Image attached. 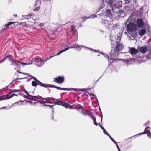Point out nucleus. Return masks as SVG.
<instances>
[{
  "label": "nucleus",
  "mask_w": 151,
  "mask_h": 151,
  "mask_svg": "<svg viewBox=\"0 0 151 151\" xmlns=\"http://www.w3.org/2000/svg\"><path fill=\"white\" fill-rule=\"evenodd\" d=\"M103 132H104V134L107 135L109 137L110 136V135L105 130H104V131H103Z\"/></svg>",
  "instance_id": "f704fd0d"
},
{
  "label": "nucleus",
  "mask_w": 151,
  "mask_h": 151,
  "mask_svg": "<svg viewBox=\"0 0 151 151\" xmlns=\"http://www.w3.org/2000/svg\"><path fill=\"white\" fill-rule=\"evenodd\" d=\"M90 95L92 98H93L94 97H96V96H95V95H94L93 94L91 93Z\"/></svg>",
  "instance_id": "ea45409f"
},
{
  "label": "nucleus",
  "mask_w": 151,
  "mask_h": 151,
  "mask_svg": "<svg viewBox=\"0 0 151 151\" xmlns=\"http://www.w3.org/2000/svg\"><path fill=\"white\" fill-rule=\"evenodd\" d=\"M52 86L50 87H53V88H56V89H57L58 90H61V88H60V87H57L55 86H54V85H52Z\"/></svg>",
  "instance_id": "7c9ffc66"
},
{
  "label": "nucleus",
  "mask_w": 151,
  "mask_h": 151,
  "mask_svg": "<svg viewBox=\"0 0 151 151\" xmlns=\"http://www.w3.org/2000/svg\"><path fill=\"white\" fill-rule=\"evenodd\" d=\"M149 56L151 58V52H150L149 54Z\"/></svg>",
  "instance_id": "680f3d73"
},
{
  "label": "nucleus",
  "mask_w": 151,
  "mask_h": 151,
  "mask_svg": "<svg viewBox=\"0 0 151 151\" xmlns=\"http://www.w3.org/2000/svg\"><path fill=\"white\" fill-rule=\"evenodd\" d=\"M27 96L24 95V97L25 98L31 99L32 100L37 101V99H40L41 97L40 96H33L29 95V94L27 95Z\"/></svg>",
  "instance_id": "423d86ee"
},
{
  "label": "nucleus",
  "mask_w": 151,
  "mask_h": 151,
  "mask_svg": "<svg viewBox=\"0 0 151 151\" xmlns=\"http://www.w3.org/2000/svg\"><path fill=\"white\" fill-rule=\"evenodd\" d=\"M118 151H121L120 150L119 148L118 149Z\"/></svg>",
  "instance_id": "774afa93"
},
{
  "label": "nucleus",
  "mask_w": 151,
  "mask_h": 151,
  "mask_svg": "<svg viewBox=\"0 0 151 151\" xmlns=\"http://www.w3.org/2000/svg\"><path fill=\"white\" fill-rule=\"evenodd\" d=\"M33 60L36 62L40 63V64L37 65L38 66H41L44 64V61L42 60L39 57H37L34 59Z\"/></svg>",
  "instance_id": "0eeeda50"
},
{
  "label": "nucleus",
  "mask_w": 151,
  "mask_h": 151,
  "mask_svg": "<svg viewBox=\"0 0 151 151\" xmlns=\"http://www.w3.org/2000/svg\"><path fill=\"white\" fill-rule=\"evenodd\" d=\"M131 18V17H129L128 19L127 20V22H129L130 21Z\"/></svg>",
  "instance_id": "09e8293b"
},
{
  "label": "nucleus",
  "mask_w": 151,
  "mask_h": 151,
  "mask_svg": "<svg viewBox=\"0 0 151 151\" xmlns=\"http://www.w3.org/2000/svg\"><path fill=\"white\" fill-rule=\"evenodd\" d=\"M47 102L48 103H50V104H54V103H53V102H50L49 101H47Z\"/></svg>",
  "instance_id": "5fc2aeb1"
},
{
  "label": "nucleus",
  "mask_w": 151,
  "mask_h": 151,
  "mask_svg": "<svg viewBox=\"0 0 151 151\" xmlns=\"http://www.w3.org/2000/svg\"><path fill=\"white\" fill-rule=\"evenodd\" d=\"M31 77L35 81H37V80L36 78L32 76H31Z\"/></svg>",
  "instance_id": "de8ad7c7"
},
{
  "label": "nucleus",
  "mask_w": 151,
  "mask_h": 151,
  "mask_svg": "<svg viewBox=\"0 0 151 151\" xmlns=\"http://www.w3.org/2000/svg\"><path fill=\"white\" fill-rule=\"evenodd\" d=\"M11 93L10 92L7 95L0 96V101L5 100L12 98V95H10Z\"/></svg>",
  "instance_id": "1a4fd4ad"
},
{
  "label": "nucleus",
  "mask_w": 151,
  "mask_h": 151,
  "mask_svg": "<svg viewBox=\"0 0 151 151\" xmlns=\"http://www.w3.org/2000/svg\"><path fill=\"white\" fill-rule=\"evenodd\" d=\"M44 99H45L46 101H48L50 100V99H51L53 101H54V99H55V98H52V97H48V98H44Z\"/></svg>",
  "instance_id": "c85d7f7f"
},
{
  "label": "nucleus",
  "mask_w": 151,
  "mask_h": 151,
  "mask_svg": "<svg viewBox=\"0 0 151 151\" xmlns=\"http://www.w3.org/2000/svg\"><path fill=\"white\" fill-rule=\"evenodd\" d=\"M132 60V59H129V60H127L126 61V60H125V62H126L127 63L129 62V61Z\"/></svg>",
  "instance_id": "a18cd8bd"
},
{
  "label": "nucleus",
  "mask_w": 151,
  "mask_h": 151,
  "mask_svg": "<svg viewBox=\"0 0 151 151\" xmlns=\"http://www.w3.org/2000/svg\"><path fill=\"white\" fill-rule=\"evenodd\" d=\"M41 98L40 99H43V98H42L41 97ZM36 99L37 101H37V102H39V103L40 104H42L43 103V101L39 100H37V99Z\"/></svg>",
  "instance_id": "473e14b6"
},
{
  "label": "nucleus",
  "mask_w": 151,
  "mask_h": 151,
  "mask_svg": "<svg viewBox=\"0 0 151 151\" xmlns=\"http://www.w3.org/2000/svg\"><path fill=\"white\" fill-rule=\"evenodd\" d=\"M137 25L139 27H142L143 26L144 23L143 21L141 19H138L136 21Z\"/></svg>",
  "instance_id": "9d476101"
},
{
  "label": "nucleus",
  "mask_w": 151,
  "mask_h": 151,
  "mask_svg": "<svg viewBox=\"0 0 151 151\" xmlns=\"http://www.w3.org/2000/svg\"><path fill=\"white\" fill-rule=\"evenodd\" d=\"M112 59L111 58H108V61L109 62H110V60H111Z\"/></svg>",
  "instance_id": "052dcab7"
},
{
  "label": "nucleus",
  "mask_w": 151,
  "mask_h": 151,
  "mask_svg": "<svg viewBox=\"0 0 151 151\" xmlns=\"http://www.w3.org/2000/svg\"><path fill=\"white\" fill-rule=\"evenodd\" d=\"M73 48V46H71V47H68L67 48H65V49L64 50H63L61 51H60V52H59L57 55H59V54H61V53L64 52V51H66L67 50H68L69 49H71V48Z\"/></svg>",
  "instance_id": "a211bd4d"
},
{
  "label": "nucleus",
  "mask_w": 151,
  "mask_h": 151,
  "mask_svg": "<svg viewBox=\"0 0 151 151\" xmlns=\"http://www.w3.org/2000/svg\"><path fill=\"white\" fill-rule=\"evenodd\" d=\"M116 0H115L113 2V3L112 4V5H110L109 6H112V5H114V4H115V5H116V4H115V1H116Z\"/></svg>",
  "instance_id": "603ef678"
},
{
  "label": "nucleus",
  "mask_w": 151,
  "mask_h": 151,
  "mask_svg": "<svg viewBox=\"0 0 151 151\" xmlns=\"http://www.w3.org/2000/svg\"><path fill=\"white\" fill-rule=\"evenodd\" d=\"M116 144V147H117V149H118V148H119V146H118V145H117V142H116V144Z\"/></svg>",
  "instance_id": "4d7b16f0"
},
{
  "label": "nucleus",
  "mask_w": 151,
  "mask_h": 151,
  "mask_svg": "<svg viewBox=\"0 0 151 151\" xmlns=\"http://www.w3.org/2000/svg\"><path fill=\"white\" fill-rule=\"evenodd\" d=\"M61 90H65V91H76L77 89L75 88H71L70 89H68L67 88H61Z\"/></svg>",
  "instance_id": "412c9836"
},
{
  "label": "nucleus",
  "mask_w": 151,
  "mask_h": 151,
  "mask_svg": "<svg viewBox=\"0 0 151 151\" xmlns=\"http://www.w3.org/2000/svg\"><path fill=\"white\" fill-rule=\"evenodd\" d=\"M44 105H45L48 106H49L51 108H52V109H53V110H54V108L53 107V106L50 105H46V104H44Z\"/></svg>",
  "instance_id": "4c0bfd02"
},
{
  "label": "nucleus",
  "mask_w": 151,
  "mask_h": 151,
  "mask_svg": "<svg viewBox=\"0 0 151 151\" xmlns=\"http://www.w3.org/2000/svg\"><path fill=\"white\" fill-rule=\"evenodd\" d=\"M78 108H79V109H78L79 111L81 113L83 111L82 110H83V108L82 106L81 105H79Z\"/></svg>",
  "instance_id": "bb28decb"
},
{
  "label": "nucleus",
  "mask_w": 151,
  "mask_h": 151,
  "mask_svg": "<svg viewBox=\"0 0 151 151\" xmlns=\"http://www.w3.org/2000/svg\"><path fill=\"white\" fill-rule=\"evenodd\" d=\"M146 32V30L144 29H141L139 31V34L141 36H143Z\"/></svg>",
  "instance_id": "6ab92c4d"
},
{
  "label": "nucleus",
  "mask_w": 151,
  "mask_h": 151,
  "mask_svg": "<svg viewBox=\"0 0 151 151\" xmlns=\"http://www.w3.org/2000/svg\"><path fill=\"white\" fill-rule=\"evenodd\" d=\"M15 22H8L7 24H5L4 25V26L6 27H8V26H9V25H11L12 24L14 23Z\"/></svg>",
  "instance_id": "cd10ccee"
},
{
  "label": "nucleus",
  "mask_w": 151,
  "mask_h": 151,
  "mask_svg": "<svg viewBox=\"0 0 151 151\" xmlns=\"http://www.w3.org/2000/svg\"><path fill=\"white\" fill-rule=\"evenodd\" d=\"M122 36V34L119 33L117 35V43L114 50L112 52L111 57L112 58L118 57V53L120 50H122L124 48V46L120 43Z\"/></svg>",
  "instance_id": "f257e3e1"
},
{
  "label": "nucleus",
  "mask_w": 151,
  "mask_h": 151,
  "mask_svg": "<svg viewBox=\"0 0 151 151\" xmlns=\"http://www.w3.org/2000/svg\"><path fill=\"white\" fill-rule=\"evenodd\" d=\"M40 0H37L36 3L35 4V6H40Z\"/></svg>",
  "instance_id": "a878e982"
},
{
  "label": "nucleus",
  "mask_w": 151,
  "mask_h": 151,
  "mask_svg": "<svg viewBox=\"0 0 151 151\" xmlns=\"http://www.w3.org/2000/svg\"><path fill=\"white\" fill-rule=\"evenodd\" d=\"M72 46H73V48H76L78 47H79L78 45L77 44H74Z\"/></svg>",
  "instance_id": "c9c22d12"
},
{
  "label": "nucleus",
  "mask_w": 151,
  "mask_h": 151,
  "mask_svg": "<svg viewBox=\"0 0 151 151\" xmlns=\"http://www.w3.org/2000/svg\"><path fill=\"white\" fill-rule=\"evenodd\" d=\"M129 51L132 55H133L136 54L138 52L137 50L134 48H130L129 49Z\"/></svg>",
  "instance_id": "ddd939ff"
},
{
  "label": "nucleus",
  "mask_w": 151,
  "mask_h": 151,
  "mask_svg": "<svg viewBox=\"0 0 151 151\" xmlns=\"http://www.w3.org/2000/svg\"><path fill=\"white\" fill-rule=\"evenodd\" d=\"M149 123V122H146L145 124H144V125H147V124H148Z\"/></svg>",
  "instance_id": "bf43d9fd"
},
{
  "label": "nucleus",
  "mask_w": 151,
  "mask_h": 151,
  "mask_svg": "<svg viewBox=\"0 0 151 151\" xmlns=\"http://www.w3.org/2000/svg\"><path fill=\"white\" fill-rule=\"evenodd\" d=\"M6 57H8L7 58H9V60L10 61L11 63L14 61V59L13 58V57L11 55H9Z\"/></svg>",
  "instance_id": "5701e85b"
},
{
  "label": "nucleus",
  "mask_w": 151,
  "mask_h": 151,
  "mask_svg": "<svg viewBox=\"0 0 151 151\" xmlns=\"http://www.w3.org/2000/svg\"><path fill=\"white\" fill-rule=\"evenodd\" d=\"M124 0L126 1H127L128 2H129L130 1V0Z\"/></svg>",
  "instance_id": "69168bd1"
},
{
  "label": "nucleus",
  "mask_w": 151,
  "mask_h": 151,
  "mask_svg": "<svg viewBox=\"0 0 151 151\" xmlns=\"http://www.w3.org/2000/svg\"><path fill=\"white\" fill-rule=\"evenodd\" d=\"M147 135L149 137V138H151V132L150 133V132L149 133H147Z\"/></svg>",
  "instance_id": "79ce46f5"
},
{
  "label": "nucleus",
  "mask_w": 151,
  "mask_h": 151,
  "mask_svg": "<svg viewBox=\"0 0 151 151\" xmlns=\"http://www.w3.org/2000/svg\"><path fill=\"white\" fill-rule=\"evenodd\" d=\"M111 13V12L110 9H108L106 10V14L107 16H109L110 15Z\"/></svg>",
  "instance_id": "b1692460"
},
{
  "label": "nucleus",
  "mask_w": 151,
  "mask_h": 151,
  "mask_svg": "<svg viewBox=\"0 0 151 151\" xmlns=\"http://www.w3.org/2000/svg\"><path fill=\"white\" fill-rule=\"evenodd\" d=\"M137 29L136 25L133 23H129L127 27V31L134 32Z\"/></svg>",
  "instance_id": "7ed1b4c3"
},
{
  "label": "nucleus",
  "mask_w": 151,
  "mask_h": 151,
  "mask_svg": "<svg viewBox=\"0 0 151 151\" xmlns=\"http://www.w3.org/2000/svg\"><path fill=\"white\" fill-rule=\"evenodd\" d=\"M148 48V46H142L139 49L141 53L145 54Z\"/></svg>",
  "instance_id": "f8f14e48"
},
{
  "label": "nucleus",
  "mask_w": 151,
  "mask_h": 151,
  "mask_svg": "<svg viewBox=\"0 0 151 151\" xmlns=\"http://www.w3.org/2000/svg\"><path fill=\"white\" fill-rule=\"evenodd\" d=\"M21 91H24L25 93L27 94V95L29 94V93L25 90H21Z\"/></svg>",
  "instance_id": "c03bdc74"
},
{
  "label": "nucleus",
  "mask_w": 151,
  "mask_h": 151,
  "mask_svg": "<svg viewBox=\"0 0 151 151\" xmlns=\"http://www.w3.org/2000/svg\"><path fill=\"white\" fill-rule=\"evenodd\" d=\"M12 65L16 66V68H20V65H28V64L24 63H22L20 62H18L17 61L14 60L13 62L12 63Z\"/></svg>",
  "instance_id": "20e7f679"
},
{
  "label": "nucleus",
  "mask_w": 151,
  "mask_h": 151,
  "mask_svg": "<svg viewBox=\"0 0 151 151\" xmlns=\"http://www.w3.org/2000/svg\"><path fill=\"white\" fill-rule=\"evenodd\" d=\"M83 111L81 113L83 115H86L88 114V112L86 111L84 109L82 110Z\"/></svg>",
  "instance_id": "2f4dec72"
},
{
  "label": "nucleus",
  "mask_w": 151,
  "mask_h": 151,
  "mask_svg": "<svg viewBox=\"0 0 151 151\" xmlns=\"http://www.w3.org/2000/svg\"><path fill=\"white\" fill-rule=\"evenodd\" d=\"M117 36L116 37L115 39L114 37H112L111 38V43L112 45V47H114L115 46V45H116V44L117 43ZM116 45H115L116 46Z\"/></svg>",
  "instance_id": "9b49d317"
},
{
  "label": "nucleus",
  "mask_w": 151,
  "mask_h": 151,
  "mask_svg": "<svg viewBox=\"0 0 151 151\" xmlns=\"http://www.w3.org/2000/svg\"><path fill=\"white\" fill-rule=\"evenodd\" d=\"M87 19V18H86V17H83V21H84L85 20H86Z\"/></svg>",
  "instance_id": "6e6d98bb"
},
{
  "label": "nucleus",
  "mask_w": 151,
  "mask_h": 151,
  "mask_svg": "<svg viewBox=\"0 0 151 151\" xmlns=\"http://www.w3.org/2000/svg\"><path fill=\"white\" fill-rule=\"evenodd\" d=\"M115 0H102L103 4L101 6V8H102L104 7L105 4L106 5V6H109L110 5H112L113 2Z\"/></svg>",
  "instance_id": "39448f33"
},
{
  "label": "nucleus",
  "mask_w": 151,
  "mask_h": 151,
  "mask_svg": "<svg viewBox=\"0 0 151 151\" xmlns=\"http://www.w3.org/2000/svg\"><path fill=\"white\" fill-rule=\"evenodd\" d=\"M17 71L18 73H19L24 74L25 75H28V74L27 73H23L21 72H20L18 70H17Z\"/></svg>",
  "instance_id": "37998d69"
},
{
  "label": "nucleus",
  "mask_w": 151,
  "mask_h": 151,
  "mask_svg": "<svg viewBox=\"0 0 151 151\" xmlns=\"http://www.w3.org/2000/svg\"><path fill=\"white\" fill-rule=\"evenodd\" d=\"M52 57V56H51V57H50V58H48L47 59V60H49V59H51Z\"/></svg>",
  "instance_id": "338daca9"
},
{
  "label": "nucleus",
  "mask_w": 151,
  "mask_h": 151,
  "mask_svg": "<svg viewBox=\"0 0 151 151\" xmlns=\"http://www.w3.org/2000/svg\"><path fill=\"white\" fill-rule=\"evenodd\" d=\"M32 85L34 87L36 86L37 85H39L41 86H42L45 88H48L50 87V85L49 84H45L40 81L38 80H37V81H33L32 83Z\"/></svg>",
  "instance_id": "f03ea898"
},
{
  "label": "nucleus",
  "mask_w": 151,
  "mask_h": 151,
  "mask_svg": "<svg viewBox=\"0 0 151 151\" xmlns=\"http://www.w3.org/2000/svg\"><path fill=\"white\" fill-rule=\"evenodd\" d=\"M96 16L94 14H92L88 17V18H94L96 17Z\"/></svg>",
  "instance_id": "72a5a7b5"
},
{
  "label": "nucleus",
  "mask_w": 151,
  "mask_h": 151,
  "mask_svg": "<svg viewBox=\"0 0 151 151\" xmlns=\"http://www.w3.org/2000/svg\"><path fill=\"white\" fill-rule=\"evenodd\" d=\"M129 34L132 36L133 37H135L136 36V33L135 31L134 32L133 31H127Z\"/></svg>",
  "instance_id": "aec40b11"
},
{
  "label": "nucleus",
  "mask_w": 151,
  "mask_h": 151,
  "mask_svg": "<svg viewBox=\"0 0 151 151\" xmlns=\"http://www.w3.org/2000/svg\"><path fill=\"white\" fill-rule=\"evenodd\" d=\"M24 101H20L16 103L18 104L19 105H22L24 104Z\"/></svg>",
  "instance_id": "c756f323"
},
{
  "label": "nucleus",
  "mask_w": 151,
  "mask_h": 151,
  "mask_svg": "<svg viewBox=\"0 0 151 151\" xmlns=\"http://www.w3.org/2000/svg\"><path fill=\"white\" fill-rule=\"evenodd\" d=\"M54 100L56 101L54 103V104H55L60 105H62V104L63 102V101H61L58 99H54Z\"/></svg>",
  "instance_id": "f3484780"
},
{
  "label": "nucleus",
  "mask_w": 151,
  "mask_h": 151,
  "mask_svg": "<svg viewBox=\"0 0 151 151\" xmlns=\"http://www.w3.org/2000/svg\"><path fill=\"white\" fill-rule=\"evenodd\" d=\"M91 118L93 119V121H94V124L96 125V126H97L99 124V125H100V123H96V119L95 118V117H93V116L91 115Z\"/></svg>",
  "instance_id": "4be33fe9"
},
{
  "label": "nucleus",
  "mask_w": 151,
  "mask_h": 151,
  "mask_svg": "<svg viewBox=\"0 0 151 151\" xmlns=\"http://www.w3.org/2000/svg\"><path fill=\"white\" fill-rule=\"evenodd\" d=\"M26 78V77H25V78H20V79H24V78ZM17 79H16V80H17Z\"/></svg>",
  "instance_id": "0e129e2a"
},
{
  "label": "nucleus",
  "mask_w": 151,
  "mask_h": 151,
  "mask_svg": "<svg viewBox=\"0 0 151 151\" xmlns=\"http://www.w3.org/2000/svg\"><path fill=\"white\" fill-rule=\"evenodd\" d=\"M76 26L74 25H71V31L73 33H75L77 32V29L76 28Z\"/></svg>",
  "instance_id": "dca6fc26"
},
{
  "label": "nucleus",
  "mask_w": 151,
  "mask_h": 151,
  "mask_svg": "<svg viewBox=\"0 0 151 151\" xmlns=\"http://www.w3.org/2000/svg\"><path fill=\"white\" fill-rule=\"evenodd\" d=\"M61 105L66 108H69L70 109H71L72 107H73V106H71L68 103L63 102Z\"/></svg>",
  "instance_id": "4468645a"
},
{
  "label": "nucleus",
  "mask_w": 151,
  "mask_h": 151,
  "mask_svg": "<svg viewBox=\"0 0 151 151\" xmlns=\"http://www.w3.org/2000/svg\"><path fill=\"white\" fill-rule=\"evenodd\" d=\"M87 90H86V89H81V90H79V91H86Z\"/></svg>",
  "instance_id": "3c124183"
},
{
  "label": "nucleus",
  "mask_w": 151,
  "mask_h": 151,
  "mask_svg": "<svg viewBox=\"0 0 151 151\" xmlns=\"http://www.w3.org/2000/svg\"><path fill=\"white\" fill-rule=\"evenodd\" d=\"M33 14H30L29 15H26L25 16H27V17H29V16H33Z\"/></svg>",
  "instance_id": "49530a36"
},
{
  "label": "nucleus",
  "mask_w": 151,
  "mask_h": 151,
  "mask_svg": "<svg viewBox=\"0 0 151 151\" xmlns=\"http://www.w3.org/2000/svg\"><path fill=\"white\" fill-rule=\"evenodd\" d=\"M11 95H12V98L14 96H16V94H12Z\"/></svg>",
  "instance_id": "13d9d810"
},
{
  "label": "nucleus",
  "mask_w": 151,
  "mask_h": 151,
  "mask_svg": "<svg viewBox=\"0 0 151 151\" xmlns=\"http://www.w3.org/2000/svg\"><path fill=\"white\" fill-rule=\"evenodd\" d=\"M99 125L100 126V127L103 130V131H104V130H105L104 128L100 124Z\"/></svg>",
  "instance_id": "8fccbe9b"
},
{
  "label": "nucleus",
  "mask_w": 151,
  "mask_h": 151,
  "mask_svg": "<svg viewBox=\"0 0 151 151\" xmlns=\"http://www.w3.org/2000/svg\"><path fill=\"white\" fill-rule=\"evenodd\" d=\"M39 7H36L34 9V11H37L39 10Z\"/></svg>",
  "instance_id": "a19ab883"
},
{
  "label": "nucleus",
  "mask_w": 151,
  "mask_h": 151,
  "mask_svg": "<svg viewBox=\"0 0 151 151\" xmlns=\"http://www.w3.org/2000/svg\"><path fill=\"white\" fill-rule=\"evenodd\" d=\"M150 127H147L145 129L144 132H143L141 133L140 134H138L137 135H141L145 134H147V133H150Z\"/></svg>",
  "instance_id": "2eb2a0df"
},
{
  "label": "nucleus",
  "mask_w": 151,
  "mask_h": 151,
  "mask_svg": "<svg viewBox=\"0 0 151 151\" xmlns=\"http://www.w3.org/2000/svg\"><path fill=\"white\" fill-rule=\"evenodd\" d=\"M7 57H6L5 58H4L3 59L0 61V63H1L4 61L7 58Z\"/></svg>",
  "instance_id": "58836bf2"
},
{
  "label": "nucleus",
  "mask_w": 151,
  "mask_h": 151,
  "mask_svg": "<svg viewBox=\"0 0 151 151\" xmlns=\"http://www.w3.org/2000/svg\"><path fill=\"white\" fill-rule=\"evenodd\" d=\"M39 25L40 27L42 26H43V24H42L41 23V24H39Z\"/></svg>",
  "instance_id": "e2e57ef3"
},
{
  "label": "nucleus",
  "mask_w": 151,
  "mask_h": 151,
  "mask_svg": "<svg viewBox=\"0 0 151 151\" xmlns=\"http://www.w3.org/2000/svg\"><path fill=\"white\" fill-rule=\"evenodd\" d=\"M111 139V140L115 143H116V142L113 139V138L110 136L109 137Z\"/></svg>",
  "instance_id": "e433bc0d"
},
{
  "label": "nucleus",
  "mask_w": 151,
  "mask_h": 151,
  "mask_svg": "<svg viewBox=\"0 0 151 151\" xmlns=\"http://www.w3.org/2000/svg\"><path fill=\"white\" fill-rule=\"evenodd\" d=\"M116 0H115L113 2V3L112 4V5H110L109 6H112V5H114V4H115V5H116V4H115V1H116Z\"/></svg>",
  "instance_id": "864d4df0"
},
{
  "label": "nucleus",
  "mask_w": 151,
  "mask_h": 151,
  "mask_svg": "<svg viewBox=\"0 0 151 151\" xmlns=\"http://www.w3.org/2000/svg\"><path fill=\"white\" fill-rule=\"evenodd\" d=\"M22 91H21V90H20L19 89H18V90L14 89V90H12V91L11 92V93L20 92H22Z\"/></svg>",
  "instance_id": "393cba45"
},
{
  "label": "nucleus",
  "mask_w": 151,
  "mask_h": 151,
  "mask_svg": "<svg viewBox=\"0 0 151 151\" xmlns=\"http://www.w3.org/2000/svg\"><path fill=\"white\" fill-rule=\"evenodd\" d=\"M54 81L58 83L61 84L64 81V78L63 77L59 76L54 78Z\"/></svg>",
  "instance_id": "6e6552de"
}]
</instances>
